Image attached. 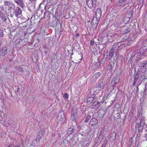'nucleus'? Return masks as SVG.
Returning a JSON list of instances; mask_svg holds the SVG:
<instances>
[{
    "instance_id": "nucleus-43",
    "label": "nucleus",
    "mask_w": 147,
    "mask_h": 147,
    "mask_svg": "<svg viewBox=\"0 0 147 147\" xmlns=\"http://www.w3.org/2000/svg\"><path fill=\"white\" fill-rule=\"evenodd\" d=\"M147 89V83H146L145 84V89L144 90V92H145L146 91V89Z\"/></svg>"
},
{
    "instance_id": "nucleus-53",
    "label": "nucleus",
    "mask_w": 147,
    "mask_h": 147,
    "mask_svg": "<svg viewBox=\"0 0 147 147\" xmlns=\"http://www.w3.org/2000/svg\"><path fill=\"white\" fill-rule=\"evenodd\" d=\"M140 83L138 84V85L137 86H138L140 85Z\"/></svg>"
},
{
    "instance_id": "nucleus-22",
    "label": "nucleus",
    "mask_w": 147,
    "mask_h": 147,
    "mask_svg": "<svg viewBox=\"0 0 147 147\" xmlns=\"http://www.w3.org/2000/svg\"><path fill=\"white\" fill-rule=\"evenodd\" d=\"M14 1L22 7H24V4L23 0H14Z\"/></svg>"
},
{
    "instance_id": "nucleus-44",
    "label": "nucleus",
    "mask_w": 147,
    "mask_h": 147,
    "mask_svg": "<svg viewBox=\"0 0 147 147\" xmlns=\"http://www.w3.org/2000/svg\"><path fill=\"white\" fill-rule=\"evenodd\" d=\"M5 121L3 119L0 120V123L3 124L5 123Z\"/></svg>"
},
{
    "instance_id": "nucleus-56",
    "label": "nucleus",
    "mask_w": 147,
    "mask_h": 147,
    "mask_svg": "<svg viewBox=\"0 0 147 147\" xmlns=\"http://www.w3.org/2000/svg\"><path fill=\"white\" fill-rule=\"evenodd\" d=\"M117 21V20H116L115 21Z\"/></svg>"
},
{
    "instance_id": "nucleus-6",
    "label": "nucleus",
    "mask_w": 147,
    "mask_h": 147,
    "mask_svg": "<svg viewBox=\"0 0 147 147\" xmlns=\"http://www.w3.org/2000/svg\"><path fill=\"white\" fill-rule=\"evenodd\" d=\"M143 54L142 53H141V52H135L134 53V55H131V58L136 56V61H138L140 59H141L142 55Z\"/></svg>"
},
{
    "instance_id": "nucleus-3",
    "label": "nucleus",
    "mask_w": 147,
    "mask_h": 147,
    "mask_svg": "<svg viewBox=\"0 0 147 147\" xmlns=\"http://www.w3.org/2000/svg\"><path fill=\"white\" fill-rule=\"evenodd\" d=\"M96 0H86L87 5L90 9L96 6Z\"/></svg>"
},
{
    "instance_id": "nucleus-16",
    "label": "nucleus",
    "mask_w": 147,
    "mask_h": 147,
    "mask_svg": "<svg viewBox=\"0 0 147 147\" xmlns=\"http://www.w3.org/2000/svg\"><path fill=\"white\" fill-rule=\"evenodd\" d=\"M75 127L74 126H71L69 128L67 131V135H69L73 133L75 131Z\"/></svg>"
},
{
    "instance_id": "nucleus-36",
    "label": "nucleus",
    "mask_w": 147,
    "mask_h": 147,
    "mask_svg": "<svg viewBox=\"0 0 147 147\" xmlns=\"http://www.w3.org/2000/svg\"><path fill=\"white\" fill-rule=\"evenodd\" d=\"M42 135L40 134L38 135L36 138V141H39L42 137Z\"/></svg>"
},
{
    "instance_id": "nucleus-23",
    "label": "nucleus",
    "mask_w": 147,
    "mask_h": 147,
    "mask_svg": "<svg viewBox=\"0 0 147 147\" xmlns=\"http://www.w3.org/2000/svg\"><path fill=\"white\" fill-rule=\"evenodd\" d=\"M138 65L140 68L146 67H147V62L146 61H143L140 63Z\"/></svg>"
},
{
    "instance_id": "nucleus-18",
    "label": "nucleus",
    "mask_w": 147,
    "mask_h": 147,
    "mask_svg": "<svg viewBox=\"0 0 147 147\" xmlns=\"http://www.w3.org/2000/svg\"><path fill=\"white\" fill-rule=\"evenodd\" d=\"M127 3L128 1L126 0H119V3H117V5L119 6H124L125 4H127Z\"/></svg>"
},
{
    "instance_id": "nucleus-11",
    "label": "nucleus",
    "mask_w": 147,
    "mask_h": 147,
    "mask_svg": "<svg viewBox=\"0 0 147 147\" xmlns=\"http://www.w3.org/2000/svg\"><path fill=\"white\" fill-rule=\"evenodd\" d=\"M14 10V13L16 17H17L18 16L21 14L22 13V10L19 7H17L16 8H15Z\"/></svg>"
},
{
    "instance_id": "nucleus-42",
    "label": "nucleus",
    "mask_w": 147,
    "mask_h": 147,
    "mask_svg": "<svg viewBox=\"0 0 147 147\" xmlns=\"http://www.w3.org/2000/svg\"><path fill=\"white\" fill-rule=\"evenodd\" d=\"M104 132V130L103 129H102L100 133V135L101 136H103V134Z\"/></svg>"
},
{
    "instance_id": "nucleus-24",
    "label": "nucleus",
    "mask_w": 147,
    "mask_h": 147,
    "mask_svg": "<svg viewBox=\"0 0 147 147\" xmlns=\"http://www.w3.org/2000/svg\"><path fill=\"white\" fill-rule=\"evenodd\" d=\"M143 128V125L140 126L138 125H136L135 128L136 130H138L139 132H141Z\"/></svg>"
},
{
    "instance_id": "nucleus-27",
    "label": "nucleus",
    "mask_w": 147,
    "mask_h": 147,
    "mask_svg": "<svg viewBox=\"0 0 147 147\" xmlns=\"http://www.w3.org/2000/svg\"><path fill=\"white\" fill-rule=\"evenodd\" d=\"M0 16L2 21L4 22H5L7 20L6 18L3 13L0 15Z\"/></svg>"
},
{
    "instance_id": "nucleus-21",
    "label": "nucleus",
    "mask_w": 147,
    "mask_h": 147,
    "mask_svg": "<svg viewBox=\"0 0 147 147\" xmlns=\"http://www.w3.org/2000/svg\"><path fill=\"white\" fill-rule=\"evenodd\" d=\"M117 18L118 19V22H117L114 25V26L115 27L121 26L122 23V21L121 20H120V17H119V16H116V18H115V20H116V19Z\"/></svg>"
},
{
    "instance_id": "nucleus-54",
    "label": "nucleus",
    "mask_w": 147,
    "mask_h": 147,
    "mask_svg": "<svg viewBox=\"0 0 147 147\" xmlns=\"http://www.w3.org/2000/svg\"><path fill=\"white\" fill-rule=\"evenodd\" d=\"M9 61H11V59H10Z\"/></svg>"
},
{
    "instance_id": "nucleus-19",
    "label": "nucleus",
    "mask_w": 147,
    "mask_h": 147,
    "mask_svg": "<svg viewBox=\"0 0 147 147\" xmlns=\"http://www.w3.org/2000/svg\"><path fill=\"white\" fill-rule=\"evenodd\" d=\"M107 39L108 42H112L115 39L114 36L112 34H109L107 35Z\"/></svg>"
},
{
    "instance_id": "nucleus-48",
    "label": "nucleus",
    "mask_w": 147,
    "mask_h": 147,
    "mask_svg": "<svg viewBox=\"0 0 147 147\" xmlns=\"http://www.w3.org/2000/svg\"><path fill=\"white\" fill-rule=\"evenodd\" d=\"M14 14V12L12 14L11 13L10 14V17H11V18H13V16Z\"/></svg>"
},
{
    "instance_id": "nucleus-37",
    "label": "nucleus",
    "mask_w": 147,
    "mask_h": 147,
    "mask_svg": "<svg viewBox=\"0 0 147 147\" xmlns=\"http://www.w3.org/2000/svg\"><path fill=\"white\" fill-rule=\"evenodd\" d=\"M13 90H15V92H17L18 91L19 89V88L17 86H15L13 88Z\"/></svg>"
},
{
    "instance_id": "nucleus-4",
    "label": "nucleus",
    "mask_w": 147,
    "mask_h": 147,
    "mask_svg": "<svg viewBox=\"0 0 147 147\" xmlns=\"http://www.w3.org/2000/svg\"><path fill=\"white\" fill-rule=\"evenodd\" d=\"M8 52L7 48L3 47L0 50V59H2L7 54Z\"/></svg>"
},
{
    "instance_id": "nucleus-46",
    "label": "nucleus",
    "mask_w": 147,
    "mask_h": 147,
    "mask_svg": "<svg viewBox=\"0 0 147 147\" xmlns=\"http://www.w3.org/2000/svg\"><path fill=\"white\" fill-rule=\"evenodd\" d=\"M132 138L131 137H130L129 138V142L130 143H132Z\"/></svg>"
},
{
    "instance_id": "nucleus-45",
    "label": "nucleus",
    "mask_w": 147,
    "mask_h": 147,
    "mask_svg": "<svg viewBox=\"0 0 147 147\" xmlns=\"http://www.w3.org/2000/svg\"><path fill=\"white\" fill-rule=\"evenodd\" d=\"M94 41L92 40H91L90 41V44L91 46L93 45H94Z\"/></svg>"
},
{
    "instance_id": "nucleus-10",
    "label": "nucleus",
    "mask_w": 147,
    "mask_h": 147,
    "mask_svg": "<svg viewBox=\"0 0 147 147\" xmlns=\"http://www.w3.org/2000/svg\"><path fill=\"white\" fill-rule=\"evenodd\" d=\"M144 120L142 117H138L137 119V123L136 125L142 126L144 125Z\"/></svg>"
},
{
    "instance_id": "nucleus-2",
    "label": "nucleus",
    "mask_w": 147,
    "mask_h": 147,
    "mask_svg": "<svg viewBox=\"0 0 147 147\" xmlns=\"http://www.w3.org/2000/svg\"><path fill=\"white\" fill-rule=\"evenodd\" d=\"M57 119L58 122H61V124L63 123L65 121L66 119L63 111L61 110L58 113Z\"/></svg>"
},
{
    "instance_id": "nucleus-9",
    "label": "nucleus",
    "mask_w": 147,
    "mask_h": 147,
    "mask_svg": "<svg viewBox=\"0 0 147 147\" xmlns=\"http://www.w3.org/2000/svg\"><path fill=\"white\" fill-rule=\"evenodd\" d=\"M140 70L143 74V75L141 77L143 80L146 79L147 78V74H146V67L140 68Z\"/></svg>"
},
{
    "instance_id": "nucleus-15",
    "label": "nucleus",
    "mask_w": 147,
    "mask_h": 147,
    "mask_svg": "<svg viewBox=\"0 0 147 147\" xmlns=\"http://www.w3.org/2000/svg\"><path fill=\"white\" fill-rule=\"evenodd\" d=\"M140 73L138 71H137L136 74L135 75L134 77V78L133 83V86H135L138 80L139 77Z\"/></svg>"
},
{
    "instance_id": "nucleus-1",
    "label": "nucleus",
    "mask_w": 147,
    "mask_h": 147,
    "mask_svg": "<svg viewBox=\"0 0 147 147\" xmlns=\"http://www.w3.org/2000/svg\"><path fill=\"white\" fill-rule=\"evenodd\" d=\"M81 111H78L77 108L74 107L73 108L71 114V119L73 121L77 119L80 115Z\"/></svg>"
},
{
    "instance_id": "nucleus-52",
    "label": "nucleus",
    "mask_w": 147,
    "mask_h": 147,
    "mask_svg": "<svg viewBox=\"0 0 147 147\" xmlns=\"http://www.w3.org/2000/svg\"><path fill=\"white\" fill-rule=\"evenodd\" d=\"M13 147H20L19 146H15Z\"/></svg>"
},
{
    "instance_id": "nucleus-35",
    "label": "nucleus",
    "mask_w": 147,
    "mask_h": 147,
    "mask_svg": "<svg viewBox=\"0 0 147 147\" xmlns=\"http://www.w3.org/2000/svg\"><path fill=\"white\" fill-rule=\"evenodd\" d=\"M91 117V116L90 115H88L84 121V122L86 123H87L88 121L90 119Z\"/></svg>"
},
{
    "instance_id": "nucleus-38",
    "label": "nucleus",
    "mask_w": 147,
    "mask_h": 147,
    "mask_svg": "<svg viewBox=\"0 0 147 147\" xmlns=\"http://www.w3.org/2000/svg\"><path fill=\"white\" fill-rule=\"evenodd\" d=\"M69 142L68 140L66 139H64L63 141V144H64V146H65L66 144L68 143Z\"/></svg>"
},
{
    "instance_id": "nucleus-28",
    "label": "nucleus",
    "mask_w": 147,
    "mask_h": 147,
    "mask_svg": "<svg viewBox=\"0 0 147 147\" xmlns=\"http://www.w3.org/2000/svg\"><path fill=\"white\" fill-rule=\"evenodd\" d=\"M119 46H118L116 44L113 45L112 47V49L114 51L117 50L119 48Z\"/></svg>"
},
{
    "instance_id": "nucleus-20",
    "label": "nucleus",
    "mask_w": 147,
    "mask_h": 147,
    "mask_svg": "<svg viewBox=\"0 0 147 147\" xmlns=\"http://www.w3.org/2000/svg\"><path fill=\"white\" fill-rule=\"evenodd\" d=\"M100 106V103L98 101H95L92 104V108L95 109L98 108Z\"/></svg>"
},
{
    "instance_id": "nucleus-32",
    "label": "nucleus",
    "mask_w": 147,
    "mask_h": 147,
    "mask_svg": "<svg viewBox=\"0 0 147 147\" xmlns=\"http://www.w3.org/2000/svg\"><path fill=\"white\" fill-rule=\"evenodd\" d=\"M23 40H24V39L22 40L20 38H19L16 40L15 42L17 44H20L21 43V42Z\"/></svg>"
},
{
    "instance_id": "nucleus-12",
    "label": "nucleus",
    "mask_w": 147,
    "mask_h": 147,
    "mask_svg": "<svg viewBox=\"0 0 147 147\" xmlns=\"http://www.w3.org/2000/svg\"><path fill=\"white\" fill-rule=\"evenodd\" d=\"M99 21H98L97 20H95L93 18L91 22L92 26L93 28V29L94 30L96 29L98 25V24Z\"/></svg>"
},
{
    "instance_id": "nucleus-49",
    "label": "nucleus",
    "mask_w": 147,
    "mask_h": 147,
    "mask_svg": "<svg viewBox=\"0 0 147 147\" xmlns=\"http://www.w3.org/2000/svg\"><path fill=\"white\" fill-rule=\"evenodd\" d=\"M31 2H33L36 1V0H29Z\"/></svg>"
},
{
    "instance_id": "nucleus-31",
    "label": "nucleus",
    "mask_w": 147,
    "mask_h": 147,
    "mask_svg": "<svg viewBox=\"0 0 147 147\" xmlns=\"http://www.w3.org/2000/svg\"><path fill=\"white\" fill-rule=\"evenodd\" d=\"M112 67H113L112 64H110L107 67V71H111Z\"/></svg>"
},
{
    "instance_id": "nucleus-41",
    "label": "nucleus",
    "mask_w": 147,
    "mask_h": 147,
    "mask_svg": "<svg viewBox=\"0 0 147 147\" xmlns=\"http://www.w3.org/2000/svg\"><path fill=\"white\" fill-rule=\"evenodd\" d=\"M140 5H141L140 6L141 7L142 6L144 2V0H140Z\"/></svg>"
},
{
    "instance_id": "nucleus-50",
    "label": "nucleus",
    "mask_w": 147,
    "mask_h": 147,
    "mask_svg": "<svg viewBox=\"0 0 147 147\" xmlns=\"http://www.w3.org/2000/svg\"><path fill=\"white\" fill-rule=\"evenodd\" d=\"M3 13L2 12V11L1 10H0V16Z\"/></svg>"
},
{
    "instance_id": "nucleus-51",
    "label": "nucleus",
    "mask_w": 147,
    "mask_h": 147,
    "mask_svg": "<svg viewBox=\"0 0 147 147\" xmlns=\"http://www.w3.org/2000/svg\"><path fill=\"white\" fill-rule=\"evenodd\" d=\"M79 36V34H77L76 35V36L77 37H78V36Z\"/></svg>"
},
{
    "instance_id": "nucleus-33",
    "label": "nucleus",
    "mask_w": 147,
    "mask_h": 147,
    "mask_svg": "<svg viewBox=\"0 0 147 147\" xmlns=\"http://www.w3.org/2000/svg\"><path fill=\"white\" fill-rule=\"evenodd\" d=\"M115 51H114L112 49H111L109 52V55L110 57H111V58L113 54V53Z\"/></svg>"
},
{
    "instance_id": "nucleus-17",
    "label": "nucleus",
    "mask_w": 147,
    "mask_h": 147,
    "mask_svg": "<svg viewBox=\"0 0 147 147\" xmlns=\"http://www.w3.org/2000/svg\"><path fill=\"white\" fill-rule=\"evenodd\" d=\"M95 98V95L94 94L91 95L87 99V102L88 104L91 103L94 99Z\"/></svg>"
},
{
    "instance_id": "nucleus-39",
    "label": "nucleus",
    "mask_w": 147,
    "mask_h": 147,
    "mask_svg": "<svg viewBox=\"0 0 147 147\" xmlns=\"http://www.w3.org/2000/svg\"><path fill=\"white\" fill-rule=\"evenodd\" d=\"M145 131L147 132V125H146L144 127ZM145 137L146 140H147V133L145 134Z\"/></svg>"
},
{
    "instance_id": "nucleus-5",
    "label": "nucleus",
    "mask_w": 147,
    "mask_h": 147,
    "mask_svg": "<svg viewBox=\"0 0 147 147\" xmlns=\"http://www.w3.org/2000/svg\"><path fill=\"white\" fill-rule=\"evenodd\" d=\"M102 12L101 9L100 8H98L96 9L95 12L96 15L95 20H97L98 21H99L101 16Z\"/></svg>"
},
{
    "instance_id": "nucleus-8",
    "label": "nucleus",
    "mask_w": 147,
    "mask_h": 147,
    "mask_svg": "<svg viewBox=\"0 0 147 147\" xmlns=\"http://www.w3.org/2000/svg\"><path fill=\"white\" fill-rule=\"evenodd\" d=\"M4 5L5 6H7L10 9L14 10L15 8V5L10 1H5L4 2Z\"/></svg>"
},
{
    "instance_id": "nucleus-7",
    "label": "nucleus",
    "mask_w": 147,
    "mask_h": 147,
    "mask_svg": "<svg viewBox=\"0 0 147 147\" xmlns=\"http://www.w3.org/2000/svg\"><path fill=\"white\" fill-rule=\"evenodd\" d=\"M105 84L106 81L105 80L100 79L98 81V87L96 88H100V90H102L104 88Z\"/></svg>"
},
{
    "instance_id": "nucleus-47",
    "label": "nucleus",
    "mask_w": 147,
    "mask_h": 147,
    "mask_svg": "<svg viewBox=\"0 0 147 147\" xmlns=\"http://www.w3.org/2000/svg\"><path fill=\"white\" fill-rule=\"evenodd\" d=\"M138 86H136V89L135 90V91H136V92H137L138 91Z\"/></svg>"
},
{
    "instance_id": "nucleus-30",
    "label": "nucleus",
    "mask_w": 147,
    "mask_h": 147,
    "mask_svg": "<svg viewBox=\"0 0 147 147\" xmlns=\"http://www.w3.org/2000/svg\"><path fill=\"white\" fill-rule=\"evenodd\" d=\"M17 69L18 71L19 72L21 73H23L24 71V70L23 69L22 67H17Z\"/></svg>"
},
{
    "instance_id": "nucleus-34",
    "label": "nucleus",
    "mask_w": 147,
    "mask_h": 147,
    "mask_svg": "<svg viewBox=\"0 0 147 147\" xmlns=\"http://www.w3.org/2000/svg\"><path fill=\"white\" fill-rule=\"evenodd\" d=\"M46 128H43L40 130L39 134H41L42 135L44 134L45 132Z\"/></svg>"
},
{
    "instance_id": "nucleus-55",
    "label": "nucleus",
    "mask_w": 147,
    "mask_h": 147,
    "mask_svg": "<svg viewBox=\"0 0 147 147\" xmlns=\"http://www.w3.org/2000/svg\"><path fill=\"white\" fill-rule=\"evenodd\" d=\"M45 7H46L45 6Z\"/></svg>"
},
{
    "instance_id": "nucleus-25",
    "label": "nucleus",
    "mask_w": 147,
    "mask_h": 147,
    "mask_svg": "<svg viewBox=\"0 0 147 147\" xmlns=\"http://www.w3.org/2000/svg\"><path fill=\"white\" fill-rule=\"evenodd\" d=\"M143 108L142 107H140L138 108V112L139 113L138 117H142V111Z\"/></svg>"
},
{
    "instance_id": "nucleus-26",
    "label": "nucleus",
    "mask_w": 147,
    "mask_h": 147,
    "mask_svg": "<svg viewBox=\"0 0 147 147\" xmlns=\"http://www.w3.org/2000/svg\"><path fill=\"white\" fill-rule=\"evenodd\" d=\"M117 82L118 80L117 78H114L112 80L111 82V85H112L113 86H114L117 84Z\"/></svg>"
},
{
    "instance_id": "nucleus-13",
    "label": "nucleus",
    "mask_w": 147,
    "mask_h": 147,
    "mask_svg": "<svg viewBox=\"0 0 147 147\" xmlns=\"http://www.w3.org/2000/svg\"><path fill=\"white\" fill-rule=\"evenodd\" d=\"M98 120L96 118H94L91 119L90 121V124L92 126H96L98 124Z\"/></svg>"
},
{
    "instance_id": "nucleus-29",
    "label": "nucleus",
    "mask_w": 147,
    "mask_h": 147,
    "mask_svg": "<svg viewBox=\"0 0 147 147\" xmlns=\"http://www.w3.org/2000/svg\"><path fill=\"white\" fill-rule=\"evenodd\" d=\"M133 112L134 110L133 109H132L130 111L128 116V117H129V118H131V117H132L133 115Z\"/></svg>"
},
{
    "instance_id": "nucleus-40",
    "label": "nucleus",
    "mask_w": 147,
    "mask_h": 147,
    "mask_svg": "<svg viewBox=\"0 0 147 147\" xmlns=\"http://www.w3.org/2000/svg\"><path fill=\"white\" fill-rule=\"evenodd\" d=\"M68 96L69 95L68 94L65 93L64 94L63 97L64 98L67 99L68 98Z\"/></svg>"
},
{
    "instance_id": "nucleus-14",
    "label": "nucleus",
    "mask_w": 147,
    "mask_h": 147,
    "mask_svg": "<svg viewBox=\"0 0 147 147\" xmlns=\"http://www.w3.org/2000/svg\"><path fill=\"white\" fill-rule=\"evenodd\" d=\"M100 75V73L98 72L95 74L93 76L92 78V81L93 82H94L99 77Z\"/></svg>"
},
{
    "instance_id": "nucleus-57",
    "label": "nucleus",
    "mask_w": 147,
    "mask_h": 147,
    "mask_svg": "<svg viewBox=\"0 0 147 147\" xmlns=\"http://www.w3.org/2000/svg\"><path fill=\"white\" fill-rule=\"evenodd\" d=\"M111 1H112V0H111Z\"/></svg>"
}]
</instances>
